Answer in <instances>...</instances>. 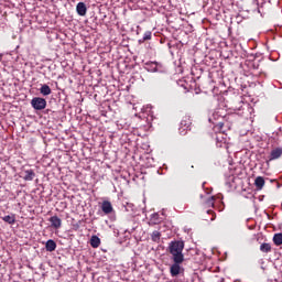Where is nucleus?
<instances>
[{
	"instance_id": "423d86ee",
	"label": "nucleus",
	"mask_w": 282,
	"mask_h": 282,
	"mask_svg": "<svg viewBox=\"0 0 282 282\" xmlns=\"http://www.w3.org/2000/svg\"><path fill=\"white\" fill-rule=\"evenodd\" d=\"M101 210L104 215H111V213H113V205H111L109 200H104L101 203Z\"/></svg>"
},
{
	"instance_id": "9b49d317",
	"label": "nucleus",
	"mask_w": 282,
	"mask_h": 282,
	"mask_svg": "<svg viewBox=\"0 0 282 282\" xmlns=\"http://www.w3.org/2000/svg\"><path fill=\"white\" fill-rule=\"evenodd\" d=\"M2 221H6V224H10L11 226H13V224H17V215L11 214V215H7L1 217Z\"/></svg>"
},
{
	"instance_id": "a211bd4d",
	"label": "nucleus",
	"mask_w": 282,
	"mask_h": 282,
	"mask_svg": "<svg viewBox=\"0 0 282 282\" xmlns=\"http://www.w3.org/2000/svg\"><path fill=\"white\" fill-rule=\"evenodd\" d=\"M151 37H152V33L151 31H147L143 35V39L142 40H139V43H144V41H151Z\"/></svg>"
},
{
	"instance_id": "9d476101",
	"label": "nucleus",
	"mask_w": 282,
	"mask_h": 282,
	"mask_svg": "<svg viewBox=\"0 0 282 282\" xmlns=\"http://www.w3.org/2000/svg\"><path fill=\"white\" fill-rule=\"evenodd\" d=\"M36 177V173H34V170H26L24 171L23 180L25 182H32Z\"/></svg>"
},
{
	"instance_id": "20e7f679",
	"label": "nucleus",
	"mask_w": 282,
	"mask_h": 282,
	"mask_svg": "<svg viewBox=\"0 0 282 282\" xmlns=\"http://www.w3.org/2000/svg\"><path fill=\"white\" fill-rule=\"evenodd\" d=\"M184 263V260H181L180 262L173 261V264L170 268V274L171 276H178V274L182 272V265Z\"/></svg>"
},
{
	"instance_id": "0eeeda50",
	"label": "nucleus",
	"mask_w": 282,
	"mask_h": 282,
	"mask_svg": "<svg viewBox=\"0 0 282 282\" xmlns=\"http://www.w3.org/2000/svg\"><path fill=\"white\" fill-rule=\"evenodd\" d=\"M48 221L51 223L52 228L58 230L63 226V220L58 216H52Z\"/></svg>"
},
{
	"instance_id": "f8f14e48",
	"label": "nucleus",
	"mask_w": 282,
	"mask_h": 282,
	"mask_svg": "<svg viewBox=\"0 0 282 282\" xmlns=\"http://www.w3.org/2000/svg\"><path fill=\"white\" fill-rule=\"evenodd\" d=\"M45 249L46 252H54V250H56V241L53 239L47 240L45 243Z\"/></svg>"
},
{
	"instance_id": "f03ea898",
	"label": "nucleus",
	"mask_w": 282,
	"mask_h": 282,
	"mask_svg": "<svg viewBox=\"0 0 282 282\" xmlns=\"http://www.w3.org/2000/svg\"><path fill=\"white\" fill-rule=\"evenodd\" d=\"M191 124H193V122L191 121V117L188 116L183 117L178 128L180 134L186 135V133L191 131Z\"/></svg>"
},
{
	"instance_id": "412c9836",
	"label": "nucleus",
	"mask_w": 282,
	"mask_h": 282,
	"mask_svg": "<svg viewBox=\"0 0 282 282\" xmlns=\"http://www.w3.org/2000/svg\"><path fill=\"white\" fill-rule=\"evenodd\" d=\"M207 214L212 215L210 221H215V219L217 218V214H215L212 209H208Z\"/></svg>"
},
{
	"instance_id": "aec40b11",
	"label": "nucleus",
	"mask_w": 282,
	"mask_h": 282,
	"mask_svg": "<svg viewBox=\"0 0 282 282\" xmlns=\"http://www.w3.org/2000/svg\"><path fill=\"white\" fill-rule=\"evenodd\" d=\"M151 221H152V224H158L160 221V215L159 214H152Z\"/></svg>"
},
{
	"instance_id": "1a4fd4ad",
	"label": "nucleus",
	"mask_w": 282,
	"mask_h": 282,
	"mask_svg": "<svg viewBox=\"0 0 282 282\" xmlns=\"http://www.w3.org/2000/svg\"><path fill=\"white\" fill-rule=\"evenodd\" d=\"M254 186L257 191H263V186H265V180L263 176H257L254 180Z\"/></svg>"
},
{
	"instance_id": "39448f33",
	"label": "nucleus",
	"mask_w": 282,
	"mask_h": 282,
	"mask_svg": "<svg viewBox=\"0 0 282 282\" xmlns=\"http://www.w3.org/2000/svg\"><path fill=\"white\" fill-rule=\"evenodd\" d=\"M282 156V148H273L269 154V162H272L274 160H279Z\"/></svg>"
},
{
	"instance_id": "dca6fc26",
	"label": "nucleus",
	"mask_w": 282,
	"mask_h": 282,
	"mask_svg": "<svg viewBox=\"0 0 282 282\" xmlns=\"http://www.w3.org/2000/svg\"><path fill=\"white\" fill-rule=\"evenodd\" d=\"M161 237H162V234H160V231H158V230L153 231L152 235H151V239L155 243H160Z\"/></svg>"
},
{
	"instance_id": "4468645a",
	"label": "nucleus",
	"mask_w": 282,
	"mask_h": 282,
	"mask_svg": "<svg viewBox=\"0 0 282 282\" xmlns=\"http://www.w3.org/2000/svg\"><path fill=\"white\" fill-rule=\"evenodd\" d=\"M260 251H262L264 254H268L269 252H272V245H270L268 242H263L260 246Z\"/></svg>"
},
{
	"instance_id": "f3484780",
	"label": "nucleus",
	"mask_w": 282,
	"mask_h": 282,
	"mask_svg": "<svg viewBox=\"0 0 282 282\" xmlns=\"http://www.w3.org/2000/svg\"><path fill=\"white\" fill-rule=\"evenodd\" d=\"M273 243H274V246H282V234L281 232L275 234L273 236Z\"/></svg>"
},
{
	"instance_id": "6e6552de",
	"label": "nucleus",
	"mask_w": 282,
	"mask_h": 282,
	"mask_svg": "<svg viewBox=\"0 0 282 282\" xmlns=\"http://www.w3.org/2000/svg\"><path fill=\"white\" fill-rule=\"evenodd\" d=\"M76 12L79 17H85L87 14V4L85 2L77 3Z\"/></svg>"
},
{
	"instance_id": "ddd939ff",
	"label": "nucleus",
	"mask_w": 282,
	"mask_h": 282,
	"mask_svg": "<svg viewBox=\"0 0 282 282\" xmlns=\"http://www.w3.org/2000/svg\"><path fill=\"white\" fill-rule=\"evenodd\" d=\"M40 94H42V96H50L52 94V88H50L47 84H43L40 88Z\"/></svg>"
},
{
	"instance_id": "f257e3e1",
	"label": "nucleus",
	"mask_w": 282,
	"mask_h": 282,
	"mask_svg": "<svg viewBox=\"0 0 282 282\" xmlns=\"http://www.w3.org/2000/svg\"><path fill=\"white\" fill-rule=\"evenodd\" d=\"M184 246L183 240H174L169 243L167 252L171 254L172 261H184Z\"/></svg>"
},
{
	"instance_id": "6ab92c4d",
	"label": "nucleus",
	"mask_w": 282,
	"mask_h": 282,
	"mask_svg": "<svg viewBox=\"0 0 282 282\" xmlns=\"http://www.w3.org/2000/svg\"><path fill=\"white\" fill-rule=\"evenodd\" d=\"M205 205L208 206L209 208L215 206V196H210L206 199Z\"/></svg>"
},
{
	"instance_id": "7ed1b4c3",
	"label": "nucleus",
	"mask_w": 282,
	"mask_h": 282,
	"mask_svg": "<svg viewBox=\"0 0 282 282\" xmlns=\"http://www.w3.org/2000/svg\"><path fill=\"white\" fill-rule=\"evenodd\" d=\"M31 106L33 109H35V111H43V109L47 107V100H45L43 97H34L31 100Z\"/></svg>"
},
{
	"instance_id": "2eb2a0df",
	"label": "nucleus",
	"mask_w": 282,
	"mask_h": 282,
	"mask_svg": "<svg viewBox=\"0 0 282 282\" xmlns=\"http://www.w3.org/2000/svg\"><path fill=\"white\" fill-rule=\"evenodd\" d=\"M90 246L91 248H100V239L98 236H91Z\"/></svg>"
}]
</instances>
